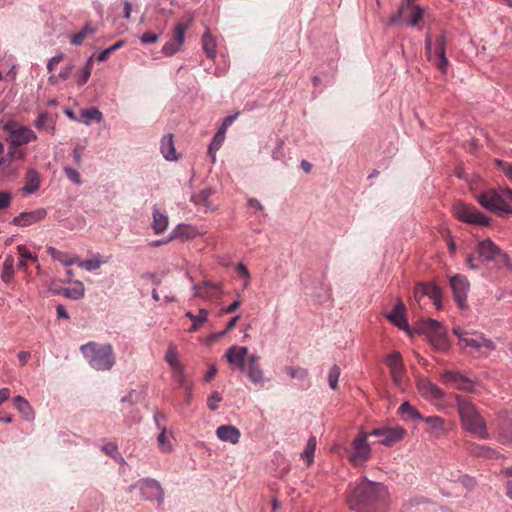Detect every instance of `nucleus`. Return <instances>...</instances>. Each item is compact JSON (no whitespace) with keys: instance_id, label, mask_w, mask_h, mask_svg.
I'll return each instance as SVG.
<instances>
[{"instance_id":"f257e3e1","label":"nucleus","mask_w":512,"mask_h":512,"mask_svg":"<svg viewBox=\"0 0 512 512\" xmlns=\"http://www.w3.org/2000/svg\"><path fill=\"white\" fill-rule=\"evenodd\" d=\"M347 504L356 512H388L390 493L383 483L362 477L347 494Z\"/></svg>"},{"instance_id":"f03ea898","label":"nucleus","mask_w":512,"mask_h":512,"mask_svg":"<svg viewBox=\"0 0 512 512\" xmlns=\"http://www.w3.org/2000/svg\"><path fill=\"white\" fill-rule=\"evenodd\" d=\"M225 358L231 366L244 373L253 384L264 387V372L258 355L249 354L247 347L233 345L227 349Z\"/></svg>"},{"instance_id":"7ed1b4c3","label":"nucleus","mask_w":512,"mask_h":512,"mask_svg":"<svg viewBox=\"0 0 512 512\" xmlns=\"http://www.w3.org/2000/svg\"><path fill=\"white\" fill-rule=\"evenodd\" d=\"M455 400L463 429L481 439H487L486 422L475 405L460 395H456Z\"/></svg>"},{"instance_id":"20e7f679","label":"nucleus","mask_w":512,"mask_h":512,"mask_svg":"<svg viewBox=\"0 0 512 512\" xmlns=\"http://www.w3.org/2000/svg\"><path fill=\"white\" fill-rule=\"evenodd\" d=\"M80 350L90 366L96 370H110L115 364V356L110 344L99 345L96 342H89L82 345Z\"/></svg>"},{"instance_id":"39448f33","label":"nucleus","mask_w":512,"mask_h":512,"mask_svg":"<svg viewBox=\"0 0 512 512\" xmlns=\"http://www.w3.org/2000/svg\"><path fill=\"white\" fill-rule=\"evenodd\" d=\"M476 199L483 208L498 216L512 214V207L507 202V199L512 202L511 189L504 190L502 194L495 189H489L478 194Z\"/></svg>"},{"instance_id":"423d86ee","label":"nucleus","mask_w":512,"mask_h":512,"mask_svg":"<svg viewBox=\"0 0 512 512\" xmlns=\"http://www.w3.org/2000/svg\"><path fill=\"white\" fill-rule=\"evenodd\" d=\"M424 10L414 4V0H402L400 6L388 20L390 26H402L408 24L412 27L416 26L423 18Z\"/></svg>"},{"instance_id":"0eeeda50","label":"nucleus","mask_w":512,"mask_h":512,"mask_svg":"<svg viewBox=\"0 0 512 512\" xmlns=\"http://www.w3.org/2000/svg\"><path fill=\"white\" fill-rule=\"evenodd\" d=\"M425 53L428 60L435 57V65L442 72L445 73L448 66V59L446 57V37L444 33L436 36L427 34L425 38Z\"/></svg>"},{"instance_id":"6e6552de","label":"nucleus","mask_w":512,"mask_h":512,"mask_svg":"<svg viewBox=\"0 0 512 512\" xmlns=\"http://www.w3.org/2000/svg\"><path fill=\"white\" fill-rule=\"evenodd\" d=\"M3 129L8 134V142L15 149L37 139V135L32 129L21 125L17 121L10 120L6 122Z\"/></svg>"},{"instance_id":"1a4fd4ad","label":"nucleus","mask_w":512,"mask_h":512,"mask_svg":"<svg viewBox=\"0 0 512 512\" xmlns=\"http://www.w3.org/2000/svg\"><path fill=\"white\" fill-rule=\"evenodd\" d=\"M367 433H360L353 441L351 448L347 451L348 459L353 466L363 465L371 457V448L367 442Z\"/></svg>"},{"instance_id":"9d476101","label":"nucleus","mask_w":512,"mask_h":512,"mask_svg":"<svg viewBox=\"0 0 512 512\" xmlns=\"http://www.w3.org/2000/svg\"><path fill=\"white\" fill-rule=\"evenodd\" d=\"M453 211L456 218L460 221L479 226H488L490 224V219L474 206L459 202L454 205Z\"/></svg>"},{"instance_id":"9b49d317","label":"nucleus","mask_w":512,"mask_h":512,"mask_svg":"<svg viewBox=\"0 0 512 512\" xmlns=\"http://www.w3.org/2000/svg\"><path fill=\"white\" fill-rule=\"evenodd\" d=\"M423 330L437 350L446 351L449 348L446 330L438 321L427 319L423 323Z\"/></svg>"},{"instance_id":"f8f14e48","label":"nucleus","mask_w":512,"mask_h":512,"mask_svg":"<svg viewBox=\"0 0 512 512\" xmlns=\"http://www.w3.org/2000/svg\"><path fill=\"white\" fill-rule=\"evenodd\" d=\"M453 333L458 337L460 344L463 347H471L475 349H479L481 347H486L487 349H494V344L491 340L486 339L480 333H469L465 331L461 327H455L453 329Z\"/></svg>"},{"instance_id":"ddd939ff","label":"nucleus","mask_w":512,"mask_h":512,"mask_svg":"<svg viewBox=\"0 0 512 512\" xmlns=\"http://www.w3.org/2000/svg\"><path fill=\"white\" fill-rule=\"evenodd\" d=\"M441 380L458 390L473 393L476 392L479 384L467 376L456 371H446L441 375Z\"/></svg>"},{"instance_id":"4468645a","label":"nucleus","mask_w":512,"mask_h":512,"mask_svg":"<svg viewBox=\"0 0 512 512\" xmlns=\"http://www.w3.org/2000/svg\"><path fill=\"white\" fill-rule=\"evenodd\" d=\"M386 365L389 367L390 375L395 385L404 390L405 388V368L402 357L399 352H393L386 357Z\"/></svg>"},{"instance_id":"2eb2a0df","label":"nucleus","mask_w":512,"mask_h":512,"mask_svg":"<svg viewBox=\"0 0 512 512\" xmlns=\"http://www.w3.org/2000/svg\"><path fill=\"white\" fill-rule=\"evenodd\" d=\"M406 431L400 426L395 427H383L374 429L370 434L380 437V443L385 446H392L395 443L401 441Z\"/></svg>"},{"instance_id":"dca6fc26","label":"nucleus","mask_w":512,"mask_h":512,"mask_svg":"<svg viewBox=\"0 0 512 512\" xmlns=\"http://www.w3.org/2000/svg\"><path fill=\"white\" fill-rule=\"evenodd\" d=\"M428 296L437 309L441 308V290L438 286L430 283L419 284L414 290V299L420 304L421 298Z\"/></svg>"},{"instance_id":"f3484780","label":"nucleus","mask_w":512,"mask_h":512,"mask_svg":"<svg viewBox=\"0 0 512 512\" xmlns=\"http://www.w3.org/2000/svg\"><path fill=\"white\" fill-rule=\"evenodd\" d=\"M450 285L456 302L461 308H464L470 286L469 281L463 275H455L451 277Z\"/></svg>"},{"instance_id":"a211bd4d","label":"nucleus","mask_w":512,"mask_h":512,"mask_svg":"<svg viewBox=\"0 0 512 512\" xmlns=\"http://www.w3.org/2000/svg\"><path fill=\"white\" fill-rule=\"evenodd\" d=\"M141 494L145 499H156L161 501L164 496L163 489L160 484L152 479H145L139 482Z\"/></svg>"},{"instance_id":"6ab92c4d","label":"nucleus","mask_w":512,"mask_h":512,"mask_svg":"<svg viewBox=\"0 0 512 512\" xmlns=\"http://www.w3.org/2000/svg\"><path fill=\"white\" fill-rule=\"evenodd\" d=\"M500 250V247L496 245L492 240L485 239L480 241L476 247V253L478 258L483 262H493L496 258V254Z\"/></svg>"},{"instance_id":"aec40b11","label":"nucleus","mask_w":512,"mask_h":512,"mask_svg":"<svg viewBox=\"0 0 512 512\" xmlns=\"http://www.w3.org/2000/svg\"><path fill=\"white\" fill-rule=\"evenodd\" d=\"M47 215L44 208H39L30 212H22L20 215L13 218L12 223L16 226H29L43 220Z\"/></svg>"},{"instance_id":"412c9836","label":"nucleus","mask_w":512,"mask_h":512,"mask_svg":"<svg viewBox=\"0 0 512 512\" xmlns=\"http://www.w3.org/2000/svg\"><path fill=\"white\" fill-rule=\"evenodd\" d=\"M417 388L421 396L429 400H442L444 392L434 383L427 379L419 380Z\"/></svg>"},{"instance_id":"4be33fe9","label":"nucleus","mask_w":512,"mask_h":512,"mask_svg":"<svg viewBox=\"0 0 512 512\" xmlns=\"http://www.w3.org/2000/svg\"><path fill=\"white\" fill-rule=\"evenodd\" d=\"M217 437L223 441L233 445L239 443L241 433L240 430L233 425H221L216 429Z\"/></svg>"},{"instance_id":"5701e85b","label":"nucleus","mask_w":512,"mask_h":512,"mask_svg":"<svg viewBox=\"0 0 512 512\" xmlns=\"http://www.w3.org/2000/svg\"><path fill=\"white\" fill-rule=\"evenodd\" d=\"M194 290L195 296L197 297H201L203 299H213L217 297L218 285L208 281H204L201 284H196L194 286Z\"/></svg>"},{"instance_id":"b1692460","label":"nucleus","mask_w":512,"mask_h":512,"mask_svg":"<svg viewBox=\"0 0 512 512\" xmlns=\"http://www.w3.org/2000/svg\"><path fill=\"white\" fill-rule=\"evenodd\" d=\"M14 406L15 408L22 414L23 418L26 421L32 422L35 419V412L29 402L23 398L22 396L18 395L14 397Z\"/></svg>"},{"instance_id":"393cba45","label":"nucleus","mask_w":512,"mask_h":512,"mask_svg":"<svg viewBox=\"0 0 512 512\" xmlns=\"http://www.w3.org/2000/svg\"><path fill=\"white\" fill-rule=\"evenodd\" d=\"M405 306L400 301L393 309V311L387 316V318L393 322L396 326L401 329H405L408 326L407 320L404 316Z\"/></svg>"},{"instance_id":"a878e982","label":"nucleus","mask_w":512,"mask_h":512,"mask_svg":"<svg viewBox=\"0 0 512 512\" xmlns=\"http://www.w3.org/2000/svg\"><path fill=\"white\" fill-rule=\"evenodd\" d=\"M161 153L163 154L164 158L169 161L177 160L178 156L176 154V150L173 143V135L168 134L165 135L161 140Z\"/></svg>"},{"instance_id":"bb28decb","label":"nucleus","mask_w":512,"mask_h":512,"mask_svg":"<svg viewBox=\"0 0 512 512\" xmlns=\"http://www.w3.org/2000/svg\"><path fill=\"white\" fill-rule=\"evenodd\" d=\"M14 262V257L8 255L2 264L0 277L6 285H9L15 277Z\"/></svg>"},{"instance_id":"cd10ccee","label":"nucleus","mask_w":512,"mask_h":512,"mask_svg":"<svg viewBox=\"0 0 512 512\" xmlns=\"http://www.w3.org/2000/svg\"><path fill=\"white\" fill-rule=\"evenodd\" d=\"M47 253L65 266L78 264L79 258L77 256H72L66 252L59 251L55 247H47Z\"/></svg>"},{"instance_id":"c85d7f7f","label":"nucleus","mask_w":512,"mask_h":512,"mask_svg":"<svg viewBox=\"0 0 512 512\" xmlns=\"http://www.w3.org/2000/svg\"><path fill=\"white\" fill-rule=\"evenodd\" d=\"M398 414L404 421L422 420L423 416L409 402H404L398 408Z\"/></svg>"},{"instance_id":"c756f323","label":"nucleus","mask_w":512,"mask_h":512,"mask_svg":"<svg viewBox=\"0 0 512 512\" xmlns=\"http://www.w3.org/2000/svg\"><path fill=\"white\" fill-rule=\"evenodd\" d=\"M185 316L192 321V326L189 328V332H196L200 327L207 321L208 311L206 309H200L197 315L188 311Z\"/></svg>"},{"instance_id":"7c9ffc66","label":"nucleus","mask_w":512,"mask_h":512,"mask_svg":"<svg viewBox=\"0 0 512 512\" xmlns=\"http://www.w3.org/2000/svg\"><path fill=\"white\" fill-rule=\"evenodd\" d=\"M168 217L161 213L158 209L154 208L153 210V222L152 228L155 234L163 233L168 227Z\"/></svg>"},{"instance_id":"2f4dec72","label":"nucleus","mask_w":512,"mask_h":512,"mask_svg":"<svg viewBox=\"0 0 512 512\" xmlns=\"http://www.w3.org/2000/svg\"><path fill=\"white\" fill-rule=\"evenodd\" d=\"M17 251L20 255V260L18 263V269L27 271L28 268V260L32 262H37V255L32 254L24 245H18Z\"/></svg>"},{"instance_id":"473e14b6","label":"nucleus","mask_w":512,"mask_h":512,"mask_svg":"<svg viewBox=\"0 0 512 512\" xmlns=\"http://www.w3.org/2000/svg\"><path fill=\"white\" fill-rule=\"evenodd\" d=\"M159 449L163 453H170L173 450L172 435L168 434L166 428H161V432L157 437Z\"/></svg>"},{"instance_id":"72a5a7b5","label":"nucleus","mask_w":512,"mask_h":512,"mask_svg":"<svg viewBox=\"0 0 512 512\" xmlns=\"http://www.w3.org/2000/svg\"><path fill=\"white\" fill-rule=\"evenodd\" d=\"M202 45L207 57L210 59L215 58L216 42L209 30H206V32L202 36Z\"/></svg>"},{"instance_id":"f704fd0d","label":"nucleus","mask_w":512,"mask_h":512,"mask_svg":"<svg viewBox=\"0 0 512 512\" xmlns=\"http://www.w3.org/2000/svg\"><path fill=\"white\" fill-rule=\"evenodd\" d=\"M424 421L437 436L445 431V421L439 416L423 417Z\"/></svg>"},{"instance_id":"c9c22d12","label":"nucleus","mask_w":512,"mask_h":512,"mask_svg":"<svg viewBox=\"0 0 512 512\" xmlns=\"http://www.w3.org/2000/svg\"><path fill=\"white\" fill-rule=\"evenodd\" d=\"M212 191L210 189H203L199 193L193 195L191 197V201L196 205H202L206 208V210H213L214 207L209 202V197L211 196Z\"/></svg>"},{"instance_id":"e433bc0d","label":"nucleus","mask_w":512,"mask_h":512,"mask_svg":"<svg viewBox=\"0 0 512 512\" xmlns=\"http://www.w3.org/2000/svg\"><path fill=\"white\" fill-rule=\"evenodd\" d=\"M173 378L179 384L180 387L185 390H191L192 384L186 379L183 364L172 368Z\"/></svg>"},{"instance_id":"4c0bfd02","label":"nucleus","mask_w":512,"mask_h":512,"mask_svg":"<svg viewBox=\"0 0 512 512\" xmlns=\"http://www.w3.org/2000/svg\"><path fill=\"white\" fill-rule=\"evenodd\" d=\"M493 263L495 264L496 268L499 269V270H512V264H511V259L509 257V255L504 252L501 248L500 250L498 251V253L496 254V258L495 260L493 261Z\"/></svg>"},{"instance_id":"58836bf2","label":"nucleus","mask_w":512,"mask_h":512,"mask_svg":"<svg viewBox=\"0 0 512 512\" xmlns=\"http://www.w3.org/2000/svg\"><path fill=\"white\" fill-rule=\"evenodd\" d=\"M35 127L38 130H53V119L47 112H42L38 115L34 122Z\"/></svg>"},{"instance_id":"ea45409f","label":"nucleus","mask_w":512,"mask_h":512,"mask_svg":"<svg viewBox=\"0 0 512 512\" xmlns=\"http://www.w3.org/2000/svg\"><path fill=\"white\" fill-rule=\"evenodd\" d=\"M316 444H317L316 437L315 436H311L308 439L306 447H305L304 451L301 454V457L304 460H306L307 466H310L313 463L314 452H315V449H316Z\"/></svg>"},{"instance_id":"a19ab883","label":"nucleus","mask_w":512,"mask_h":512,"mask_svg":"<svg viewBox=\"0 0 512 512\" xmlns=\"http://www.w3.org/2000/svg\"><path fill=\"white\" fill-rule=\"evenodd\" d=\"M92 68H93V56H91L84 68L82 69V71L79 73V74H76L75 75V78L77 80V84L79 86H82L84 84H86L91 76V73H92Z\"/></svg>"},{"instance_id":"79ce46f5","label":"nucleus","mask_w":512,"mask_h":512,"mask_svg":"<svg viewBox=\"0 0 512 512\" xmlns=\"http://www.w3.org/2000/svg\"><path fill=\"white\" fill-rule=\"evenodd\" d=\"M225 134V131L219 129L209 146L208 154L211 156L212 161H215V152L222 146L225 140Z\"/></svg>"},{"instance_id":"37998d69","label":"nucleus","mask_w":512,"mask_h":512,"mask_svg":"<svg viewBox=\"0 0 512 512\" xmlns=\"http://www.w3.org/2000/svg\"><path fill=\"white\" fill-rule=\"evenodd\" d=\"M195 235V229L189 225L180 224L178 225L172 232L170 239L183 237V238H192Z\"/></svg>"},{"instance_id":"c03bdc74","label":"nucleus","mask_w":512,"mask_h":512,"mask_svg":"<svg viewBox=\"0 0 512 512\" xmlns=\"http://www.w3.org/2000/svg\"><path fill=\"white\" fill-rule=\"evenodd\" d=\"M27 185L25 187V191L28 193H33L39 188V176L38 173L34 170H30L26 174Z\"/></svg>"},{"instance_id":"a18cd8bd","label":"nucleus","mask_w":512,"mask_h":512,"mask_svg":"<svg viewBox=\"0 0 512 512\" xmlns=\"http://www.w3.org/2000/svg\"><path fill=\"white\" fill-rule=\"evenodd\" d=\"M470 452L476 456H482L491 459L498 457V452L486 446L473 445L470 449Z\"/></svg>"},{"instance_id":"49530a36","label":"nucleus","mask_w":512,"mask_h":512,"mask_svg":"<svg viewBox=\"0 0 512 512\" xmlns=\"http://www.w3.org/2000/svg\"><path fill=\"white\" fill-rule=\"evenodd\" d=\"M284 371L291 377L300 381L305 380L308 377V371L302 367L286 366Z\"/></svg>"},{"instance_id":"de8ad7c7","label":"nucleus","mask_w":512,"mask_h":512,"mask_svg":"<svg viewBox=\"0 0 512 512\" xmlns=\"http://www.w3.org/2000/svg\"><path fill=\"white\" fill-rule=\"evenodd\" d=\"M101 264H102V261L100 260V255H96L92 259H87V260H83V261H80L78 259L77 265L87 271H94V270L99 269Z\"/></svg>"},{"instance_id":"09e8293b","label":"nucleus","mask_w":512,"mask_h":512,"mask_svg":"<svg viewBox=\"0 0 512 512\" xmlns=\"http://www.w3.org/2000/svg\"><path fill=\"white\" fill-rule=\"evenodd\" d=\"M189 26V23H178L173 31V38L172 40L175 41L177 44L182 46L184 39H185V32Z\"/></svg>"},{"instance_id":"8fccbe9b","label":"nucleus","mask_w":512,"mask_h":512,"mask_svg":"<svg viewBox=\"0 0 512 512\" xmlns=\"http://www.w3.org/2000/svg\"><path fill=\"white\" fill-rule=\"evenodd\" d=\"M94 32V28L91 27L89 24H86L81 31L72 36L71 43L74 45H80L88 35H91Z\"/></svg>"},{"instance_id":"3c124183","label":"nucleus","mask_w":512,"mask_h":512,"mask_svg":"<svg viewBox=\"0 0 512 512\" xmlns=\"http://www.w3.org/2000/svg\"><path fill=\"white\" fill-rule=\"evenodd\" d=\"M77 286L71 289H63V295L67 298L78 300L84 296V286L81 282L76 283Z\"/></svg>"},{"instance_id":"603ef678","label":"nucleus","mask_w":512,"mask_h":512,"mask_svg":"<svg viewBox=\"0 0 512 512\" xmlns=\"http://www.w3.org/2000/svg\"><path fill=\"white\" fill-rule=\"evenodd\" d=\"M340 368L337 365H333L328 373V383L331 389L335 390L338 386V379L340 376Z\"/></svg>"},{"instance_id":"864d4df0","label":"nucleus","mask_w":512,"mask_h":512,"mask_svg":"<svg viewBox=\"0 0 512 512\" xmlns=\"http://www.w3.org/2000/svg\"><path fill=\"white\" fill-rule=\"evenodd\" d=\"M81 116L87 120H94L96 122H101L103 119L102 113L94 107L82 110Z\"/></svg>"},{"instance_id":"5fc2aeb1","label":"nucleus","mask_w":512,"mask_h":512,"mask_svg":"<svg viewBox=\"0 0 512 512\" xmlns=\"http://www.w3.org/2000/svg\"><path fill=\"white\" fill-rule=\"evenodd\" d=\"M177 357L178 353L176 348L174 346H170L166 352L165 359L168 362L171 369L182 364L179 362Z\"/></svg>"},{"instance_id":"6e6d98bb","label":"nucleus","mask_w":512,"mask_h":512,"mask_svg":"<svg viewBox=\"0 0 512 512\" xmlns=\"http://www.w3.org/2000/svg\"><path fill=\"white\" fill-rule=\"evenodd\" d=\"M495 165L505 174L510 182H512V163L495 159Z\"/></svg>"},{"instance_id":"4d7b16f0","label":"nucleus","mask_w":512,"mask_h":512,"mask_svg":"<svg viewBox=\"0 0 512 512\" xmlns=\"http://www.w3.org/2000/svg\"><path fill=\"white\" fill-rule=\"evenodd\" d=\"M181 49V46L177 44L175 41L170 40L167 43L164 44L162 47V52L165 56L171 57L177 52H179Z\"/></svg>"},{"instance_id":"13d9d810","label":"nucleus","mask_w":512,"mask_h":512,"mask_svg":"<svg viewBox=\"0 0 512 512\" xmlns=\"http://www.w3.org/2000/svg\"><path fill=\"white\" fill-rule=\"evenodd\" d=\"M65 175L67 178L72 181L73 183L80 185L82 183L81 176L78 173L77 170L71 167H65L64 168Z\"/></svg>"},{"instance_id":"bf43d9fd","label":"nucleus","mask_w":512,"mask_h":512,"mask_svg":"<svg viewBox=\"0 0 512 512\" xmlns=\"http://www.w3.org/2000/svg\"><path fill=\"white\" fill-rule=\"evenodd\" d=\"M222 400V397L220 396L219 392L214 391L207 400V405L210 410L215 411L218 409L217 403Z\"/></svg>"},{"instance_id":"052dcab7","label":"nucleus","mask_w":512,"mask_h":512,"mask_svg":"<svg viewBox=\"0 0 512 512\" xmlns=\"http://www.w3.org/2000/svg\"><path fill=\"white\" fill-rule=\"evenodd\" d=\"M102 451L106 455L115 458L116 455L118 454V447L114 443H107V444L102 446Z\"/></svg>"},{"instance_id":"680f3d73","label":"nucleus","mask_w":512,"mask_h":512,"mask_svg":"<svg viewBox=\"0 0 512 512\" xmlns=\"http://www.w3.org/2000/svg\"><path fill=\"white\" fill-rule=\"evenodd\" d=\"M158 39H159V36L156 33H153L150 31L143 33L141 36V42L143 44L155 43L158 41Z\"/></svg>"},{"instance_id":"e2e57ef3","label":"nucleus","mask_w":512,"mask_h":512,"mask_svg":"<svg viewBox=\"0 0 512 512\" xmlns=\"http://www.w3.org/2000/svg\"><path fill=\"white\" fill-rule=\"evenodd\" d=\"M12 196L9 192H0V210L7 208L11 203Z\"/></svg>"},{"instance_id":"0e129e2a","label":"nucleus","mask_w":512,"mask_h":512,"mask_svg":"<svg viewBox=\"0 0 512 512\" xmlns=\"http://www.w3.org/2000/svg\"><path fill=\"white\" fill-rule=\"evenodd\" d=\"M63 58V54L52 57L47 63V70L49 72H52L57 67V65L63 60Z\"/></svg>"},{"instance_id":"69168bd1","label":"nucleus","mask_w":512,"mask_h":512,"mask_svg":"<svg viewBox=\"0 0 512 512\" xmlns=\"http://www.w3.org/2000/svg\"><path fill=\"white\" fill-rule=\"evenodd\" d=\"M239 113H236L234 115H230V116H227L224 120H223V123H222V126L219 128L220 130L222 131H227L228 127L230 125H232V123L236 120V118L238 117Z\"/></svg>"},{"instance_id":"338daca9","label":"nucleus","mask_w":512,"mask_h":512,"mask_svg":"<svg viewBox=\"0 0 512 512\" xmlns=\"http://www.w3.org/2000/svg\"><path fill=\"white\" fill-rule=\"evenodd\" d=\"M465 262H466V265H467L470 269H472V270H477V269H479V268H480L479 264H478V263H477V261H476L475 256H474V255H472V254H468V255L466 256V260H465Z\"/></svg>"},{"instance_id":"774afa93","label":"nucleus","mask_w":512,"mask_h":512,"mask_svg":"<svg viewBox=\"0 0 512 512\" xmlns=\"http://www.w3.org/2000/svg\"><path fill=\"white\" fill-rule=\"evenodd\" d=\"M237 271L241 276L245 278L244 286L246 287L250 279V274L247 267L240 263L237 267Z\"/></svg>"}]
</instances>
